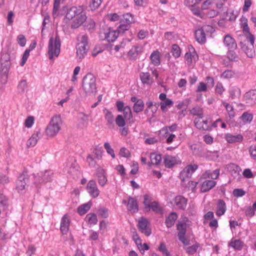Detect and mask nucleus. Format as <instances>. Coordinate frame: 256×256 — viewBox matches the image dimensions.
I'll list each match as a JSON object with an SVG mask.
<instances>
[{"instance_id": "obj_26", "label": "nucleus", "mask_w": 256, "mask_h": 256, "mask_svg": "<svg viewBox=\"0 0 256 256\" xmlns=\"http://www.w3.org/2000/svg\"><path fill=\"white\" fill-rule=\"evenodd\" d=\"M104 34V39L109 42L114 41L118 36V32L116 30H108V31L105 32Z\"/></svg>"}, {"instance_id": "obj_55", "label": "nucleus", "mask_w": 256, "mask_h": 256, "mask_svg": "<svg viewBox=\"0 0 256 256\" xmlns=\"http://www.w3.org/2000/svg\"><path fill=\"white\" fill-rule=\"evenodd\" d=\"M158 250L162 252L164 256H172L164 242H161L158 247Z\"/></svg>"}, {"instance_id": "obj_22", "label": "nucleus", "mask_w": 256, "mask_h": 256, "mask_svg": "<svg viewBox=\"0 0 256 256\" xmlns=\"http://www.w3.org/2000/svg\"><path fill=\"white\" fill-rule=\"evenodd\" d=\"M225 138L228 143L233 144L240 142L243 140V136L241 134L232 135L227 134L225 135Z\"/></svg>"}, {"instance_id": "obj_56", "label": "nucleus", "mask_w": 256, "mask_h": 256, "mask_svg": "<svg viewBox=\"0 0 256 256\" xmlns=\"http://www.w3.org/2000/svg\"><path fill=\"white\" fill-rule=\"evenodd\" d=\"M102 0H92L89 6L91 10H94L97 9L101 4Z\"/></svg>"}, {"instance_id": "obj_33", "label": "nucleus", "mask_w": 256, "mask_h": 256, "mask_svg": "<svg viewBox=\"0 0 256 256\" xmlns=\"http://www.w3.org/2000/svg\"><path fill=\"white\" fill-rule=\"evenodd\" d=\"M229 93L231 98L234 100L239 98L240 97L241 94V91L239 88L234 86L230 88Z\"/></svg>"}, {"instance_id": "obj_1", "label": "nucleus", "mask_w": 256, "mask_h": 256, "mask_svg": "<svg viewBox=\"0 0 256 256\" xmlns=\"http://www.w3.org/2000/svg\"><path fill=\"white\" fill-rule=\"evenodd\" d=\"M86 16L81 6H72L66 12L64 20L66 22L70 20V27L72 28H76L86 20Z\"/></svg>"}, {"instance_id": "obj_35", "label": "nucleus", "mask_w": 256, "mask_h": 256, "mask_svg": "<svg viewBox=\"0 0 256 256\" xmlns=\"http://www.w3.org/2000/svg\"><path fill=\"white\" fill-rule=\"evenodd\" d=\"M134 22L133 16L130 14H126L122 16L120 18V22L124 23L130 26V24Z\"/></svg>"}, {"instance_id": "obj_6", "label": "nucleus", "mask_w": 256, "mask_h": 256, "mask_svg": "<svg viewBox=\"0 0 256 256\" xmlns=\"http://www.w3.org/2000/svg\"><path fill=\"white\" fill-rule=\"evenodd\" d=\"M30 176L26 172H24L20 175L16 182V189L19 193H23L28 186Z\"/></svg>"}, {"instance_id": "obj_38", "label": "nucleus", "mask_w": 256, "mask_h": 256, "mask_svg": "<svg viewBox=\"0 0 256 256\" xmlns=\"http://www.w3.org/2000/svg\"><path fill=\"white\" fill-rule=\"evenodd\" d=\"M200 118H195L194 120L195 126L200 130H212L210 126H206L202 124V121L200 120Z\"/></svg>"}, {"instance_id": "obj_13", "label": "nucleus", "mask_w": 256, "mask_h": 256, "mask_svg": "<svg viewBox=\"0 0 256 256\" xmlns=\"http://www.w3.org/2000/svg\"><path fill=\"white\" fill-rule=\"evenodd\" d=\"M244 98L248 106H252L256 104V90H251L246 92Z\"/></svg>"}, {"instance_id": "obj_21", "label": "nucleus", "mask_w": 256, "mask_h": 256, "mask_svg": "<svg viewBox=\"0 0 256 256\" xmlns=\"http://www.w3.org/2000/svg\"><path fill=\"white\" fill-rule=\"evenodd\" d=\"M76 48V58L78 60H82L84 58L87 53L88 47L80 44H77Z\"/></svg>"}, {"instance_id": "obj_28", "label": "nucleus", "mask_w": 256, "mask_h": 256, "mask_svg": "<svg viewBox=\"0 0 256 256\" xmlns=\"http://www.w3.org/2000/svg\"><path fill=\"white\" fill-rule=\"evenodd\" d=\"M152 63L155 66L160 65V53L158 50L154 51L150 56Z\"/></svg>"}, {"instance_id": "obj_8", "label": "nucleus", "mask_w": 256, "mask_h": 256, "mask_svg": "<svg viewBox=\"0 0 256 256\" xmlns=\"http://www.w3.org/2000/svg\"><path fill=\"white\" fill-rule=\"evenodd\" d=\"M34 177L35 178L34 183H46L52 180L53 172L51 170H46L44 172L38 174L37 176L34 175Z\"/></svg>"}, {"instance_id": "obj_60", "label": "nucleus", "mask_w": 256, "mask_h": 256, "mask_svg": "<svg viewBox=\"0 0 256 256\" xmlns=\"http://www.w3.org/2000/svg\"><path fill=\"white\" fill-rule=\"evenodd\" d=\"M164 136L166 138V143L168 144H171L174 140V139L176 138V136L175 134H170L168 132H166Z\"/></svg>"}, {"instance_id": "obj_29", "label": "nucleus", "mask_w": 256, "mask_h": 256, "mask_svg": "<svg viewBox=\"0 0 256 256\" xmlns=\"http://www.w3.org/2000/svg\"><path fill=\"white\" fill-rule=\"evenodd\" d=\"M216 184V182L213 180H206L204 181L202 186V190L206 192L213 188Z\"/></svg>"}, {"instance_id": "obj_4", "label": "nucleus", "mask_w": 256, "mask_h": 256, "mask_svg": "<svg viewBox=\"0 0 256 256\" xmlns=\"http://www.w3.org/2000/svg\"><path fill=\"white\" fill-rule=\"evenodd\" d=\"M60 40L59 36L56 34L55 38L52 36L48 44V58L52 60L54 57H58L60 51Z\"/></svg>"}, {"instance_id": "obj_63", "label": "nucleus", "mask_w": 256, "mask_h": 256, "mask_svg": "<svg viewBox=\"0 0 256 256\" xmlns=\"http://www.w3.org/2000/svg\"><path fill=\"white\" fill-rule=\"evenodd\" d=\"M18 91L20 92H23L27 88V82L26 80H21L18 86Z\"/></svg>"}, {"instance_id": "obj_32", "label": "nucleus", "mask_w": 256, "mask_h": 256, "mask_svg": "<svg viewBox=\"0 0 256 256\" xmlns=\"http://www.w3.org/2000/svg\"><path fill=\"white\" fill-rule=\"evenodd\" d=\"M228 246L233 248L235 250H240L244 246V242L240 240L232 239Z\"/></svg>"}, {"instance_id": "obj_62", "label": "nucleus", "mask_w": 256, "mask_h": 256, "mask_svg": "<svg viewBox=\"0 0 256 256\" xmlns=\"http://www.w3.org/2000/svg\"><path fill=\"white\" fill-rule=\"evenodd\" d=\"M199 246L198 244H195L192 245L191 246H189L186 248V252L188 254H192L195 253Z\"/></svg>"}, {"instance_id": "obj_45", "label": "nucleus", "mask_w": 256, "mask_h": 256, "mask_svg": "<svg viewBox=\"0 0 256 256\" xmlns=\"http://www.w3.org/2000/svg\"><path fill=\"white\" fill-rule=\"evenodd\" d=\"M9 205L8 198L2 194H0V208L6 209Z\"/></svg>"}, {"instance_id": "obj_10", "label": "nucleus", "mask_w": 256, "mask_h": 256, "mask_svg": "<svg viewBox=\"0 0 256 256\" xmlns=\"http://www.w3.org/2000/svg\"><path fill=\"white\" fill-rule=\"evenodd\" d=\"M138 227L140 230L146 236L151 234V230L150 228V223L147 219L144 218H140L138 222Z\"/></svg>"}, {"instance_id": "obj_47", "label": "nucleus", "mask_w": 256, "mask_h": 256, "mask_svg": "<svg viewBox=\"0 0 256 256\" xmlns=\"http://www.w3.org/2000/svg\"><path fill=\"white\" fill-rule=\"evenodd\" d=\"M122 112H123L124 116L125 119L130 120L132 118V110L130 108L129 106H125Z\"/></svg>"}, {"instance_id": "obj_36", "label": "nucleus", "mask_w": 256, "mask_h": 256, "mask_svg": "<svg viewBox=\"0 0 256 256\" xmlns=\"http://www.w3.org/2000/svg\"><path fill=\"white\" fill-rule=\"evenodd\" d=\"M144 104L143 100L141 99H139L134 104V111L136 113L142 112L144 109Z\"/></svg>"}, {"instance_id": "obj_49", "label": "nucleus", "mask_w": 256, "mask_h": 256, "mask_svg": "<svg viewBox=\"0 0 256 256\" xmlns=\"http://www.w3.org/2000/svg\"><path fill=\"white\" fill-rule=\"evenodd\" d=\"M219 12L215 9H210L205 13L204 19L206 18H213L216 16Z\"/></svg>"}, {"instance_id": "obj_41", "label": "nucleus", "mask_w": 256, "mask_h": 256, "mask_svg": "<svg viewBox=\"0 0 256 256\" xmlns=\"http://www.w3.org/2000/svg\"><path fill=\"white\" fill-rule=\"evenodd\" d=\"M190 113L193 116H198L199 118H203L202 109L198 106H196L192 108L190 110Z\"/></svg>"}, {"instance_id": "obj_61", "label": "nucleus", "mask_w": 256, "mask_h": 256, "mask_svg": "<svg viewBox=\"0 0 256 256\" xmlns=\"http://www.w3.org/2000/svg\"><path fill=\"white\" fill-rule=\"evenodd\" d=\"M104 147L106 150L107 152L110 154L112 158H115V154L114 150L111 148L110 145L108 142H105Z\"/></svg>"}, {"instance_id": "obj_20", "label": "nucleus", "mask_w": 256, "mask_h": 256, "mask_svg": "<svg viewBox=\"0 0 256 256\" xmlns=\"http://www.w3.org/2000/svg\"><path fill=\"white\" fill-rule=\"evenodd\" d=\"M187 200L182 196H176L174 198V204L180 210H184L187 205Z\"/></svg>"}, {"instance_id": "obj_18", "label": "nucleus", "mask_w": 256, "mask_h": 256, "mask_svg": "<svg viewBox=\"0 0 256 256\" xmlns=\"http://www.w3.org/2000/svg\"><path fill=\"white\" fill-rule=\"evenodd\" d=\"M224 44L229 50H234L237 48L235 40L230 34H227L224 37Z\"/></svg>"}, {"instance_id": "obj_3", "label": "nucleus", "mask_w": 256, "mask_h": 256, "mask_svg": "<svg viewBox=\"0 0 256 256\" xmlns=\"http://www.w3.org/2000/svg\"><path fill=\"white\" fill-rule=\"evenodd\" d=\"M82 88L86 96L95 94L96 92V79L92 74H86L82 80Z\"/></svg>"}, {"instance_id": "obj_52", "label": "nucleus", "mask_w": 256, "mask_h": 256, "mask_svg": "<svg viewBox=\"0 0 256 256\" xmlns=\"http://www.w3.org/2000/svg\"><path fill=\"white\" fill-rule=\"evenodd\" d=\"M172 54L176 58H178L181 54L180 48L177 44H174L172 50Z\"/></svg>"}, {"instance_id": "obj_31", "label": "nucleus", "mask_w": 256, "mask_h": 256, "mask_svg": "<svg viewBox=\"0 0 256 256\" xmlns=\"http://www.w3.org/2000/svg\"><path fill=\"white\" fill-rule=\"evenodd\" d=\"M178 218V216L176 212H172L166 220V224L168 228H171L174 226L175 221Z\"/></svg>"}, {"instance_id": "obj_30", "label": "nucleus", "mask_w": 256, "mask_h": 256, "mask_svg": "<svg viewBox=\"0 0 256 256\" xmlns=\"http://www.w3.org/2000/svg\"><path fill=\"white\" fill-rule=\"evenodd\" d=\"M176 163V158L170 155H166L164 158V164L166 168H172Z\"/></svg>"}, {"instance_id": "obj_16", "label": "nucleus", "mask_w": 256, "mask_h": 256, "mask_svg": "<svg viewBox=\"0 0 256 256\" xmlns=\"http://www.w3.org/2000/svg\"><path fill=\"white\" fill-rule=\"evenodd\" d=\"M146 108L144 111L146 114H148V116L153 118L154 116V114L156 112L158 108V104L156 103L154 104L150 100L146 102Z\"/></svg>"}, {"instance_id": "obj_58", "label": "nucleus", "mask_w": 256, "mask_h": 256, "mask_svg": "<svg viewBox=\"0 0 256 256\" xmlns=\"http://www.w3.org/2000/svg\"><path fill=\"white\" fill-rule=\"evenodd\" d=\"M105 118L109 124H113L114 122V117L111 112L108 110H106Z\"/></svg>"}, {"instance_id": "obj_7", "label": "nucleus", "mask_w": 256, "mask_h": 256, "mask_svg": "<svg viewBox=\"0 0 256 256\" xmlns=\"http://www.w3.org/2000/svg\"><path fill=\"white\" fill-rule=\"evenodd\" d=\"M0 62L1 64L0 69L1 73L4 75H6L11 65L10 54L6 52H3L1 56Z\"/></svg>"}, {"instance_id": "obj_40", "label": "nucleus", "mask_w": 256, "mask_h": 256, "mask_svg": "<svg viewBox=\"0 0 256 256\" xmlns=\"http://www.w3.org/2000/svg\"><path fill=\"white\" fill-rule=\"evenodd\" d=\"M85 220L90 224H96L98 222L96 216L94 213L88 214L86 216Z\"/></svg>"}, {"instance_id": "obj_39", "label": "nucleus", "mask_w": 256, "mask_h": 256, "mask_svg": "<svg viewBox=\"0 0 256 256\" xmlns=\"http://www.w3.org/2000/svg\"><path fill=\"white\" fill-rule=\"evenodd\" d=\"M190 10L195 16L204 19L205 12H203L202 9L200 10L199 7L194 6L190 8Z\"/></svg>"}, {"instance_id": "obj_64", "label": "nucleus", "mask_w": 256, "mask_h": 256, "mask_svg": "<svg viewBox=\"0 0 256 256\" xmlns=\"http://www.w3.org/2000/svg\"><path fill=\"white\" fill-rule=\"evenodd\" d=\"M248 151L252 158L256 160V145H252L249 148Z\"/></svg>"}, {"instance_id": "obj_17", "label": "nucleus", "mask_w": 256, "mask_h": 256, "mask_svg": "<svg viewBox=\"0 0 256 256\" xmlns=\"http://www.w3.org/2000/svg\"><path fill=\"white\" fill-rule=\"evenodd\" d=\"M96 175L99 184L102 187L104 186L108 182L106 171L102 168H99L97 170Z\"/></svg>"}, {"instance_id": "obj_51", "label": "nucleus", "mask_w": 256, "mask_h": 256, "mask_svg": "<svg viewBox=\"0 0 256 256\" xmlns=\"http://www.w3.org/2000/svg\"><path fill=\"white\" fill-rule=\"evenodd\" d=\"M88 36L86 34L80 36L78 38L79 42L78 44H82L84 46H88Z\"/></svg>"}, {"instance_id": "obj_48", "label": "nucleus", "mask_w": 256, "mask_h": 256, "mask_svg": "<svg viewBox=\"0 0 256 256\" xmlns=\"http://www.w3.org/2000/svg\"><path fill=\"white\" fill-rule=\"evenodd\" d=\"M148 207L151 208L153 211L156 213H160L162 212V208L156 202H154L150 204H148Z\"/></svg>"}, {"instance_id": "obj_50", "label": "nucleus", "mask_w": 256, "mask_h": 256, "mask_svg": "<svg viewBox=\"0 0 256 256\" xmlns=\"http://www.w3.org/2000/svg\"><path fill=\"white\" fill-rule=\"evenodd\" d=\"M223 104L226 108L229 116L230 118H234V112L233 106L226 102H224Z\"/></svg>"}, {"instance_id": "obj_14", "label": "nucleus", "mask_w": 256, "mask_h": 256, "mask_svg": "<svg viewBox=\"0 0 256 256\" xmlns=\"http://www.w3.org/2000/svg\"><path fill=\"white\" fill-rule=\"evenodd\" d=\"M122 203L127 205L128 210L131 212L134 213L138 211V206L137 201L133 198L130 197L128 200H123Z\"/></svg>"}, {"instance_id": "obj_59", "label": "nucleus", "mask_w": 256, "mask_h": 256, "mask_svg": "<svg viewBox=\"0 0 256 256\" xmlns=\"http://www.w3.org/2000/svg\"><path fill=\"white\" fill-rule=\"evenodd\" d=\"M116 124L120 127H123L126 124L124 118L122 115H118L116 118Z\"/></svg>"}, {"instance_id": "obj_12", "label": "nucleus", "mask_w": 256, "mask_h": 256, "mask_svg": "<svg viewBox=\"0 0 256 256\" xmlns=\"http://www.w3.org/2000/svg\"><path fill=\"white\" fill-rule=\"evenodd\" d=\"M159 98L161 100L160 106L162 112H166L168 108L173 104L172 100L171 99L166 98V95L164 93H162L160 94Z\"/></svg>"}, {"instance_id": "obj_2", "label": "nucleus", "mask_w": 256, "mask_h": 256, "mask_svg": "<svg viewBox=\"0 0 256 256\" xmlns=\"http://www.w3.org/2000/svg\"><path fill=\"white\" fill-rule=\"evenodd\" d=\"M62 123L60 115L54 116L45 128L46 136L50 138L56 136L61 130Z\"/></svg>"}, {"instance_id": "obj_24", "label": "nucleus", "mask_w": 256, "mask_h": 256, "mask_svg": "<svg viewBox=\"0 0 256 256\" xmlns=\"http://www.w3.org/2000/svg\"><path fill=\"white\" fill-rule=\"evenodd\" d=\"M150 162H148V165L150 167L152 165H159L162 161V156L160 154L155 153L151 154L150 155Z\"/></svg>"}, {"instance_id": "obj_9", "label": "nucleus", "mask_w": 256, "mask_h": 256, "mask_svg": "<svg viewBox=\"0 0 256 256\" xmlns=\"http://www.w3.org/2000/svg\"><path fill=\"white\" fill-rule=\"evenodd\" d=\"M198 168L196 164H190L186 166L180 173V178L181 180L184 182L186 178H190Z\"/></svg>"}, {"instance_id": "obj_34", "label": "nucleus", "mask_w": 256, "mask_h": 256, "mask_svg": "<svg viewBox=\"0 0 256 256\" xmlns=\"http://www.w3.org/2000/svg\"><path fill=\"white\" fill-rule=\"evenodd\" d=\"M92 206V204L90 202L83 204L78 208V212L80 215H83L86 213Z\"/></svg>"}, {"instance_id": "obj_5", "label": "nucleus", "mask_w": 256, "mask_h": 256, "mask_svg": "<svg viewBox=\"0 0 256 256\" xmlns=\"http://www.w3.org/2000/svg\"><path fill=\"white\" fill-rule=\"evenodd\" d=\"M214 31L213 27L210 25H206L198 28L195 32L196 40L200 44L204 43L206 40V34H211Z\"/></svg>"}, {"instance_id": "obj_19", "label": "nucleus", "mask_w": 256, "mask_h": 256, "mask_svg": "<svg viewBox=\"0 0 256 256\" xmlns=\"http://www.w3.org/2000/svg\"><path fill=\"white\" fill-rule=\"evenodd\" d=\"M70 219L67 214H64L60 222V230L63 234H66L69 230Z\"/></svg>"}, {"instance_id": "obj_27", "label": "nucleus", "mask_w": 256, "mask_h": 256, "mask_svg": "<svg viewBox=\"0 0 256 256\" xmlns=\"http://www.w3.org/2000/svg\"><path fill=\"white\" fill-rule=\"evenodd\" d=\"M40 134V132L38 131L32 136L27 141L26 145L28 147L34 146L36 144L38 139L40 138L39 136Z\"/></svg>"}, {"instance_id": "obj_53", "label": "nucleus", "mask_w": 256, "mask_h": 256, "mask_svg": "<svg viewBox=\"0 0 256 256\" xmlns=\"http://www.w3.org/2000/svg\"><path fill=\"white\" fill-rule=\"evenodd\" d=\"M118 27L117 30L118 34H122L125 31L128 30L130 28V26L122 22Z\"/></svg>"}, {"instance_id": "obj_11", "label": "nucleus", "mask_w": 256, "mask_h": 256, "mask_svg": "<svg viewBox=\"0 0 256 256\" xmlns=\"http://www.w3.org/2000/svg\"><path fill=\"white\" fill-rule=\"evenodd\" d=\"M86 189L89 194L93 198H97L100 194V190L98 188L96 181L94 180H90L88 182Z\"/></svg>"}, {"instance_id": "obj_54", "label": "nucleus", "mask_w": 256, "mask_h": 256, "mask_svg": "<svg viewBox=\"0 0 256 256\" xmlns=\"http://www.w3.org/2000/svg\"><path fill=\"white\" fill-rule=\"evenodd\" d=\"M198 58V56L196 54H192L191 52H186L185 54V58L188 65H190L193 60H195Z\"/></svg>"}, {"instance_id": "obj_42", "label": "nucleus", "mask_w": 256, "mask_h": 256, "mask_svg": "<svg viewBox=\"0 0 256 256\" xmlns=\"http://www.w3.org/2000/svg\"><path fill=\"white\" fill-rule=\"evenodd\" d=\"M186 224L184 222H178L177 224V229L178 230V236H185L186 232Z\"/></svg>"}, {"instance_id": "obj_44", "label": "nucleus", "mask_w": 256, "mask_h": 256, "mask_svg": "<svg viewBox=\"0 0 256 256\" xmlns=\"http://www.w3.org/2000/svg\"><path fill=\"white\" fill-rule=\"evenodd\" d=\"M61 0H54V7L52 10V16L54 18L58 16L60 9Z\"/></svg>"}, {"instance_id": "obj_46", "label": "nucleus", "mask_w": 256, "mask_h": 256, "mask_svg": "<svg viewBox=\"0 0 256 256\" xmlns=\"http://www.w3.org/2000/svg\"><path fill=\"white\" fill-rule=\"evenodd\" d=\"M214 3V0H206L202 2L201 9L202 10H209L212 7Z\"/></svg>"}, {"instance_id": "obj_23", "label": "nucleus", "mask_w": 256, "mask_h": 256, "mask_svg": "<svg viewBox=\"0 0 256 256\" xmlns=\"http://www.w3.org/2000/svg\"><path fill=\"white\" fill-rule=\"evenodd\" d=\"M140 77L142 82L144 84L151 85L154 82L153 78L149 72H141Z\"/></svg>"}, {"instance_id": "obj_37", "label": "nucleus", "mask_w": 256, "mask_h": 256, "mask_svg": "<svg viewBox=\"0 0 256 256\" xmlns=\"http://www.w3.org/2000/svg\"><path fill=\"white\" fill-rule=\"evenodd\" d=\"M220 175V170L216 169L211 172L210 170H208L204 174V176L205 178H209L212 179H217Z\"/></svg>"}, {"instance_id": "obj_43", "label": "nucleus", "mask_w": 256, "mask_h": 256, "mask_svg": "<svg viewBox=\"0 0 256 256\" xmlns=\"http://www.w3.org/2000/svg\"><path fill=\"white\" fill-rule=\"evenodd\" d=\"M252 114L249 113L248 112H244L240 117V119H241L242 122L244 124L250 123L252 121Z\"/></svg>"}, {"instance_id": "obj_15", "label": "nucleus", "mask_w": 256, "mask_h": 256, "mask_svg": "<svg viewBox=\"0 0 256 256\" xmlns=\"http://www.w3.org/2000/svg\"><path fill=\"white\" fill-rule=\"evenodd\" d=\"M143 51V48L140 46H134L128 52V56L130 60H135Z\"/></svg>"}, {"instance_id": "obj_25", "label": "nucleus", "mask_w": 256, "mask_h": 256, "mask_svg": "<svg viewBox=\"0 0 256 256\" xmlns=\"http://www.w3.org/2000/svg\"><path fill=\"white\" fill-rule=\"evenodd\" d=\"M226 210V204L222 200H219L217 203L216 214L218 216L223 215Z\"/></svg>"}, {"instance_id": "obj_57", "label": "nucleus", "mask_w": 256, "mask_h": 256, "mask_svg": "<svg viewBox=\"0 0 256 256\" xmlns=\"http://www.w3.org/2000/svg\"><path fill=\"white\" fill-rule=\"evenodd\" d=\"M235 74V72L232 70H226L222 72L221 76L224 78L229 79L233 78Z\"/></svg>"}]
</instances>
